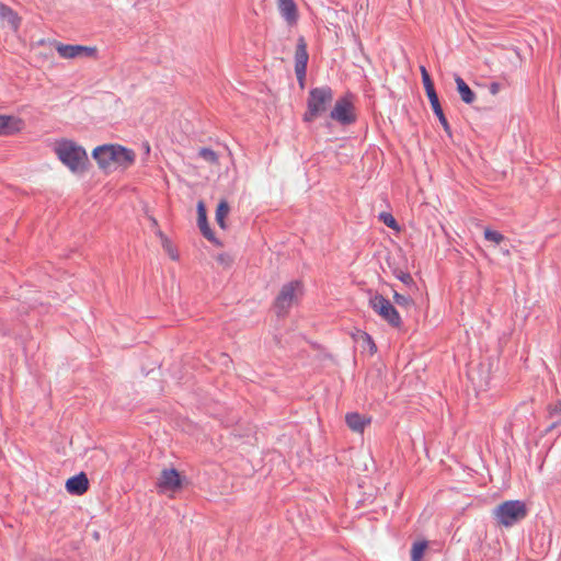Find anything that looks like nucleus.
Segmentation results:
<instances>
[{
    "label": "nucleus",
    "instance_id": "31",
    "mask_svg": "<svg viewBox=\"0 0 561 561\" xmlns=\"http://www.w3.org/2000/svg\"><path fill=\"white\" fill-rule=\"evenodd\" d=\"M500 89L501 84L499 82H491V84L489 85V91L493 95L497 94Z\"/></svg>",
    "mask_w": 561,
    "mask_h": 561
},
{
    "label": "nucleus",
    "instance_id": "15",
    "mask_svg": "<svg viewBox=\"0 0 561 561\" xmlns=\"http://www.w3.org/2000/svg\"><path fill=\"white\" fill-rule=\"evenodd\" d=\"M115 164L123 169H128L135 163L136 154L134 150L128 149L122 145L116 144Z\"/></svg>",
    "mask_w": 561,
    "mask_h": 561
},
{
    "label": "nucleus",
    "instance_id": "1",
    "mask_svg": "<svg viewBox=\"0 0 561 561\" xmlns=\"http://www.w3.org/2000/svg\"><path fill=\"white\" fill-rule=\"evenodd\" d=\"M55 153L72 173L87 171L89 164L87 151L75 141L69 139L58 141L55 146Z\"/></svg>",
    "mask_w": 561,
    "mask_h": 561
},
{
    "label": "nucleus",
    "instance_id": "17",
    "mask_svg": "<svg viewBox=\"0 0 561 561\" xmlns=\"http://www.w3.org/2000/svg\"><path fill=\"white\" fill-rule=\"evenodd\" d=\"M428 101L431 103V107L434 112V114L436 115V117L438 118L444 131L448 135V136H451V127L444 114V111H443V107L440 105V102H439V99H438V95H433V96H430L428 98Z\"/></svg>",
    "mask_w": 561,
    "mask_h": 561
},
{
    "label": "nucleus",
    "instance_id": "16",
    "mask_svg": "<svg viewBox=\"0 0 561 561\" xmlns=\"http://www.w3.org/2000/svg\"><path fill=\"white\" fill-rule=\"evenodd\" d=\"M345 422L353 432L363 433L365 427L370 423V419L357 412H351L346 414Z\"/></svg>",
    "mask_w": 561,
    "mask_h": 561
},
{
    "label": "nucleus",
    "instance_id": "3",
    "mask_svg": "<svg viewBox=\"0 0 561 561\" xmlns=\"http://www.w3.org/2000/svg\"><path fill=\"white\" fill-rule=\"evenodd\" d=\"M528 514L526 504L519 500H510L494 510V517L504 527H512L525 519Z\"/></svg>",
    "mask_w": 561,
    "mask_h": 561
},
{
    "label": "nucleus",
    "instance_id": "21",
    "mask_svg": "<svg viewBox=\"0 0 561 561\" xmlns=\"http://www.w3.org/2000/svg\"><path fill=\"white\" fill-rule=\"evenodd\" d=\"M420 71H421L422 82H423L427 98L436 95L437 92L435 90L434 82H433L428 71L426 70V68L424 66H421Z\"/></svg>",
    "mask_w": 561,
    "mask_h": 561
},
{
    "label": "nucleus",
    "instance_id": "8",
    "mask_svg": "<svg viewBox=\"0 0 561 561\" xmlns=\"http://www.w3.org/2000/svg\"><path fill=\"white\" fill-rule=\"evenodd\" d=\"M308 60L307 43L304 37H299L295 50V73L301 89L305 88Z\"/></svg>",
    "mask_w": 561,
    "mask_h": 561
},
{
    "label": "nucleus",
    "instance_id": "27",
    "mask_svg": "<svg viewBox=\"0 0 561 561\" xmlns=\"http://www.w3.org/2000/svg\"><path fill=\"white\" fill-rule=\"evenodd\" d=\"M483 234H484L485 240L491 241L495 244H500L501 242H503L505 240L504 234H502L499 231L492 230L490 228L484 229Z\"/></svg>",
    "mask_w": 561,
    "mask_h": 561
},
{
    "label": "nucleus",
    "instance_id": "33",
    "mask_svg": "<svg viewBox=\"0 0 561 561\" xmlns=\"http://www.w3.org/2000/svg\"><path fill=\"white\" fill-rule=\"evenodd\" d=\"M45 43H46V39L45 38H41L36 44L38 46H43V45H45Z\"/></svg>",
    "mask_w": 561,
    "mask_h": 561
},
{
    "label": "nucleus",
    "instance_id": "20",
    "mask_svg": "<svg viewBox=\"0 0 561 561\" xmlns=\"http://www.w3.org/2000/svg\"><path fill=\"white\" fill-rule=\"evenodd\" d=\"M230 211V206L226 199H221L216 209V221L221 229H226V217Z\"/></svg>",
    "mask_w": 561,
    "mask_h": 561
},
{
    "label": "nucleus",
    "instance_id": "10",
    "mask_svg": "<svg viewBox=\"0 0 561 561\" xmlns=\"http://www.w3.org/2000/svg\"><path fill=\"white\" fill-rule=\"evenodd\" d=\"M197 225L202 234L210 242L216 245H220V242L215 237V233L210 229L207 220L206 206L203 201L197 203Z\"/></svg>",
    "mask_w": 561,
    "mask_h": 561
},
{
    "label": "nucleus",
    "instance_id": "24",
    "mask_svg": "<svg viewBox=\"0 0 561 561\" xmlns=\"http://www.w3.org/2000/svg\"><path fill=\"white\" fill-rule=\"evenodd\" d=\"M393 301L394 304L402 308H410L414 305V300L412 299L411 296L400 294L396 290L393 291Z\"/></svg>",
    "mask_w": 561,
    "mask_h": 561
},
{
    "label": "nucleus",
    "instance_id": "32",
    "mask_svg": "<svg viewBox=\"0 0 561 561\" xmlns=\"http://www.w3.org/2000/svg\"><path fill=\"white\" fill-rule=\"evenodd\" d=\"M169 254H170V257L172 260H178L179 259V255L176 252H174L173 250H169Z\"/></svg>",
    "mask_w": 561,
    "mask_h": 561
},
{
    "label": "nucleus",
    "instance_id": "4",
    "mask_svg": "<svg viewBox=\"0 0 561 561\" xmlns=\"http://www.w3.org/2000/svg\"><path fill=\"white\" fill-rule=\"evenodd\" d=\"M369 307L390 327L400 329L402 319L396 307L381 294L375 293L369 297Z\"/></svg>",
    "mask_w": 561,
    "mask_h": 561
},
{
    "label": "nucleus",
    "instance_id": "23",
    "mask_svg": "<svg viewBox=\"0 0 561 561\" xmlns=\"http://www.w3.org/2000/svg\"><path fill=\"white\" fill-rule=\"evenodd\" d=\"M56 49L62 58H76L77 57V45H66L56 43Z\"/></svg>",
    "mask_w": 561,
    "mask_h": 561
},
{
    "label": "nucleus",
    "instance_id": "12",
    "mask_svg": "<svg viewBox=\"0 0 561 561\" xmlns=\"http://www.w3.org/2000/svg\"><path fill=\"white\" fill-rule=\"evenodd\" d=\"M24 128L22 118L12 115H0V136H11Z\"/></svg>",
    "mask_w": 561,
    "mask_h": 561
},
{
    "label": "nucleus",
    "instance_id": "9",
    "mask_svg": "<svg viewBox=\"0 0 561 561\" xmlns=\"http://www.w3.org/2000/svg\"><path fill=\"white\" fill-rule=\"evenodd\" d=\"M92 158L101 170H108L112 164H115V158H117L116 144H105L95 147L92 151Z\"/></svg>",
    "mask_w": 561,
    "mask_h": 561
},
{
    "label": "nucleus",
    "instance_id": "18",
    "mask_svg": "<svg viewBox=\"0 0 561 561\" xmlns=\"http://www.w3.org/2000/svg\"><path fill=\"white\" fill-rule=\"evenodd\" d=\"M455 82L461 101L466 104H472L477 98L472 89L458 75L455 76Z\"/></svg>",
    "mask_w": 561,
    "mask_h": 561
},
{
    "label": "nucleus",
    "instance_id": "6",
    "mask_svg": "<svg viewBox=\"0 0 561 561\" xmlns=\"http://www.w3.org/2000/svg\"><path fill=\"white\" fill-rule=\"evenodd\" d=\"M330 118L343 126H348L356 122L357 116L350 94L340 98L335 102L330 112Z\"/></svg>",
    "mask_w": 561,
    "mask_h": 561
},
{
    "label": "nucleus",
    "instance_id": "19",
    "mask_svg": "<svg viewBox=\"0 0 561 561\" xmlns=\"http://www.w3.org/2000/svg\"><path fill=\"white\" fill-rule=\"evenodd\" d=\"M547 411V417L552 420L551 424L547 428V432H551L552 430L561 426V400L549 404Z\"/></svg>",
    "mask_w": 561,
    "mask_h": 561
},
{
    "label": "nucleus",
    "instance_id": "30",
    "mask_svg": "<svg viewBox=\"0 0 561 561\" xmlns=\"http://www.w3.org/2000/svg\"><path fill=\"white\" fill-rule=\"evenodd\" d=\"M397 278L400 279L404 285L411 286L414 284L413 277L409 272L399 271L394 273Z\"/></svg>",
    "mask_w": 561,
    "mask_h": 561
},
{
    "label": "nucleus",
    "instance_id": "22",
    "mask_svg": "<svg viewBox=\"0 0 561 561\" xmlns=\"http://www.w3.org/2000/svg\"><path fill=\"white\" fill-rule=\"evenodd\" d=\"M427 547L426 540L414 542L411 548V561H422Z\"/></svg>",
    "mask_w": 561,
    "mask_h": 561
},
{
    "label": "nucleus",
    "instance_id": "2",
    "mask_svg": "<svg viewBox=\"0 0 561 561\" xmlns=\"http://www.w3.org/2000/svg\"><path fill=\"white\" fill-rule=\"evenodd\" d=\"M333 90L329 85L312 88L307 98V110L302 121L312 123L324 115L333 102Z\"/></svg>",
    "mask_w": 561,
    "mask_h": 561
},
{
    "label": "nucleus",
    "instance_id": "5",
    "mask_svg": "<svg viewBox=\"0 0 561 561\" xmlns=\"http://www.w3.org/2000/svg\"><path fill=\"white\" fill-rule=\"evenodd\" d=\"M301 293L302 283L300 280H291L284 284L274 301L277 316H286L294 302L297 301L298 295Z\"/></svg>",
    "mask_w": 561,
    "mask_h": 561
},
{
    "label": "nucleus",
    "instance_id": "29",
    "mask_svg": "<svg viewBox=\"0 0 561 561\" xmlns=\"http://www.w3.org/2000/svg\"><path fill=\"white\" fill-rule=\"evenodd\" d=\"M77 57H96V47L77 45Z\"/></svg>",
    "mask_w": 561,
    "mask_h": 561
},
{
    "label": "nucleus",
    "instance_id": "13",
    "mask_svg": "<svg viewBox=\"0 0 561 561\" xmlns=\"http://www.w3.org/2000/svg\"><path fill=\"white\" fill-rule=\"evenodd\" d=\"M0 21L3 25H8L11 32H16L21 23V18L10 7L0 2Z\"/></svg>",
    "mask_w": 561,
    "mask_h": 561
},
{
    "label": "nucleus",
    "instance_id": "25",
    "mask_svg": "<svg viewBox=\"0 0 561 561\" xmlns=\"http://www.w3.org/2000/svg\"><path fill=\"white\" fill-rule=\"evenodd\" d=\"M198 157L211 164L218 163V154L210 148H201L198 151Z\"/></svg>",
    "mask_w": 561,
    "mask_h": 561
},
{
    "label": "nucleus",
    "instance_id": "11",
    "mask_svg": "<svg viewBox=\"0 0 561 561\" xmlns=\"http://www.w3.org/2000/svg\"><path fill=\"white\" fill-rule=\"evenodd\" d=\"M89 486L90 482L84 472L72 476L66 481V490L71 495H83Z\"/></svg>",
    "mask_w": 561,
    "mask_h": 561
},
{
    "label": "nucleus",
    "instance_id": "7",
    "mask_svg": "<svg viewBox=\"0 0 561 561\" xmlns=\"http://www.w3.org/2000/svg\"><path fill=\"white\" fill-rule=\"evenodd\" d=\"M185 477L174 468H165L161 471L157 481V488L160 493H176L183 488Z\"/></svg>",
    "mask_w": 561,
    "mask_h": 561
},
{
    "label": "nucleus",
    "instance_id": "26",
    "mask_svg": "<svg viewBox=\"0 0 561 561\" xmlns=\"http://www.w3.org/2000/svg\"><path fill=\"white\" fill-rule=\"evenodd\" d=\"M379 220L382 224H385L387 227H389L396 231L400 230L399 224L397 222L396 218L390 213H386V211L380 213Z\"/></svg>",
    "mask_w": 561,
    "mask_h": 561
},
{
    "label": "nucleus",
    "instance_id": "14",
    "mask_svg": "<svg viewBox=\"0 0 561 561\" xmlns=\"http://www.w3.org/2000/svg\"><path fill=\"white\" fill-rule=\"evenodd\" d=\"M277 5L282 18L288 25H293L298 20V10L294 0H277Z\"/></svg>",
    "mask_w": 561,
    "mask_h": 561
},
{
    "label": "nucleus",
    "instance_id": "28",
    "mask_svg": "<svg viewBox=\"0 0 561 561\" xmlns=\"http://www.w3.org/2000/svg\"><path fill=\"white\" fill-rule=\"evenodd\" d=\"M360 339L363 340V347H367L371 355L377 352V346L371 335H369L367 332H360Z\"/></svg>",
    "mask_w": 561,
    "mask_h": 561
},
{
    "label": "nucleus",
    "instance_id": "34",
    "mask_svg": "<svg viewBox=\"0 0 561 561\" xmlns=\"http://www.w3.org/2000/svg\"><path fill=\"white\" fill-rule=\"evenodd\" d=\"M355 38H356V42H357V44H358L359 48L362 49V43H360V41H359V37H355Z\"/></svg>",
    "mask_w": 561,
    "mask_h": 561
}]
</instances>
